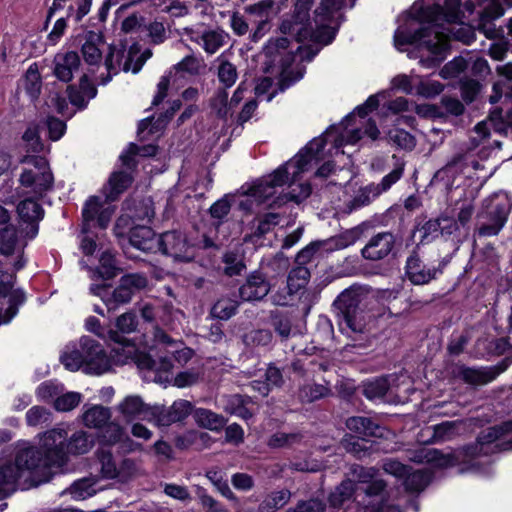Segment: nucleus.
Here are the masks:
<instances>
[{
	"label": "nucleus",
	"mask_w": 512,
	"mask_h": 512,
	"mask_svg": "<svg viewBox=\"0 0 512 512\" xmlns=\"http://www.w3.org/2000/svg\"><path fill=\"white\" fill-rule=\"evenodd\" d=\"M406 453L407 459L417 464L445 466L448 463V457L444 453L429 446H420L415 449H409Z\"/></svg>",
	"instance_id": "obj_28"
},
{
	"label": "nucleus",
	"mask_w": 512,
	"mask_h": 512,
	"mask_svg": "<svg viewBox=\"0 0 512 512\" xmlns=\"http://www.w3.org/2000/svg\"><path fill=\"white\" fill-rule=\"evenodd\" d=\"M512 449V420L482 431L473 447L454 450L450 453V469L457 473L480 471L481 455H488L496 450Z\"/></svg>",
	"instance_id": "obj_4"
},
{
	"label": "nucleus",
	"mask_w": 512,
	"mask_h": 512,
	"mask_svg": "<svg viewBox=\"0 0 512 512\" xmlns=\"http://www.w3.org/2000/svg\"><path fill=\"white\" fill-rule=\"evenodd\" d=\"M270 291V284L258 272L248 276L246 282L239 288V296L243 301H259Z\"/></svg>",
	"instance_id": "obj_23"
},
{
	"label": "nucleus",
	"mask_w": 512,
	"mask_h": 512,
	"mask_svg": "<svg viewBox=\"0 0 512 512\" xmlns=\"http://www.w3.org/2000/svg\"><path fill=\"white\" fill-rule=\"evenodd\" d=\"M83 423L89 428H102L111 418L110 409L101 405H94L83 413Z\"/></svg>",
	"instance_id": "obj_37"
},
{
	"label": "nucleus",
	"mask_w": 512,
	"mask_h": 512,
	"mask_svg": "<svg viewBox=\"0 0 512 512\" xmlns=\"http://www.w3.org/2000/svg\"><path fill=\"white\" fill-rule=\"evenodd\" d=\"M311 186L308 183H301L296 185L292 188V190L277 198V200L274 202L277 205H281L282 203L288 202V201H294L296 203H300L306 198L309 197L311 194Z\"/></svg>",
	"instance_id": "obj_56"
},
{
	"label": "nucleus",
	"mask_w": 512,
	"mask_h": 512,
	"mask_svg": "<svg viewBox=\"0 0 512 512\" xmlns=\"http://www.w3.org/2000/svg\"><path fill=\"white\" fill-rule=\"evenodd\" d=\"M17 213L23 224H26L25 234L28 238H34L38 234V223L44 216L41 205L33 198L21 201L17 206Z\"/></svg>",
	"instance_id": "obj_20"
},
{
	"label": "nucleus",
	"mask_w": 512,
	"mask_h": 512,
	"mask_svg": "<svg viewBox=\"0 0 512 512\" xmlns=\"http://www.w3.org/2000/svg\"><path fill=\"white\" fill-rule=\"evenodd\" d=\"M182 33L198 45L208 56L218 53L229 41V34L220 27L203 28L188 26Z\"/></svg>",
	"instance_id": "obj_14"
},
{
	"label": "nucleus",
	"mask_w": 512,
	"mask_h": 512,
	"mask_svg": "<svg viewBox=\"0 0 512 512\" xmlns=\"http://www.w3.org/2000/svg\"><path fill=\"white\" fill-rule=\"evenodd\" d=\"M22 162L30 167L21 173L19 179L21 185L28 188V192L35 197H43L54 185V177L47 159L42 156L27 155Z\"/></svg>",
	"instance_id": "obj_8"
},
{
	"label": "nucleus",
	"mask_w": 512,
	"mask_h": 512,
	"mask_svg": "<svg viewBox=\"0 0 512 512\" xmlns=\"http://www.w3.org/2000/svg\"><path fill=\"white\" fill-rule=\"evenodd\" d=\"M211 108L216 116L226 120L231 107L228 102V92L226 89H218L211 99Z\"/></svg>",
	"instance_id": "obj_54"
},
{
	"label": "nucleus",
	"mask_w": 512,
	"mask_h": 512,
	"mask_svg": "<svg viewBox=\"0 0 512 512\" xmlns=\"http://www.w3.org/2000/svg\"><path fill=\"white\" fill-rule=\"evenodd\" d=\"M60 362L69 371L82 369L87 374L101 375L109 370L110 362L101 344L89 336L65 346Z\"/></svg>",
	"instance_id": "obj_5"
},
{
	"label": "nucleus",
	"mask_w": 512,
	"mask_h": 512,
	"mask_svg": "<svg viewBox=\"0 0 512 512\" xmlns=\"http://www.w3.org/2000/svg\"><path fill=\"white\" fill-rule=\"evenodd\" d=\"M223 262L225 264L224 272L230 277L239 275L245 268L244 263L235 253H226Z\"/></svg>",
	"instance_id": "obj_63"
},
{
	"label": "nucleus",
	"mask_w": 512,
	"mask_h": 512,
	"mask_svg": "<svg viewBox=\"0 0 512 512\" xmlns=\"http://www.w3.org/2000/svg\"><path fill=\"white\" fill-rule=\"evenodd\" d=\"M121 449L99 447L96 456L100 473L105 479H116L126 483L141 474V461L122 454Z\"/></svg>",
	"instance_id": "obj_7"
},
{
	"label": "nucleus",
	"mask_w": 512,
	"mask_h": 512,
	"mask_svg": "<svg viewBox=\"0 0 512 512\" xmlns=\"http://www.w3.org/2000/svg\"><path fill=\"white\" fill-rule=\"evenodd\" d=\"M512 203L504 193L495 194L487 201L479 227V235L490 237L497 235L505 226L510 214Z\"/></svg>",
	"instance_id": "obj_11"
},
{
	"label": "nucleus",
	"mask_w": 512,
	"mask_h": 512,
	"mask_svg": "<svg viewBox=\"0 0 512 512\" xmlns=\"http://www.w3.org/2000/svg\"><path fill=\"white\" fill-rule=\"evenodd\" d=\"M26 245L22 242L13 226H6L0 229V254L9 256Z\"/></svg>",
	"instance_id": "obj_36"
},
{
	"label": "nucleus",
	"mask_w": 512,
	"mask_h": 512,
	"mask_svg": "<svg viewBox=\"0 0 512 512\" xmlns=\"http://www.w3.org/2000/svg\"><path fill=\"white\" fill-rule=\"evenodd\" d=\"M450 87L456 89V87L450 82ZM457 88L460 91L461 97L467 103L472 102L477 93L479 92V83L472 79H462L458 82Z\"/></svg>",
	"instance_id": "obj_61"
},
{
	"label": "nucleus",
	"mask_w": 512,
	"mask_h": 512,
	"mask_svg": "<svg viewBox=\"0 0 512 512\" xmlns=\"http://www.w3.org/2000/svg\"><path fill=\"white\" fill-rule=\"evenodd\" d=\"M146 30L148 33V37L150 39V42L154 45H160L166 41L168 38L166 28L164 24L160 21H153L150 22L146 26Z\"/></svg>",
	"instance_id": "obj_62"
},
{
	"label": "nucleus",
	"mask_w": 512,
	"mask_h": 512,
	"mask_svg": "<svg viewBox=\"0 0 512 512\" xmlns=\"http://www.w3.org/2000/svg\"><path fill=\"white\" fill-rule=\"evenodd\" d=\"M281 215L278 213H266L257 218V224L253 227V236L260 238L269 233L280 223Z\"/></svg>",
	"instance_id": "obj_50"
},
{
	"label": "nucleus",
	"mask_w": 512,
	"mask_h": 512,
	"mask_svg": "<svg viewBox=\"0 0 512 512\" xmlns=\"http://www.w3.org/2000/svg\"><path fill=\"white\" fill-rule=\"evenodd\" d=\"M395 46L418 44L429 52L419 63L432 68L439 65L448 50V0H419L409 10V20L394 34Z\"/></svg>",
	"instance_id": "obj_2"
},
{
	"label": "nucleus",
	"mask_w": 512,
	"mask_h": 512,
	"mask_svg": "<svg viewBox=\"0 0 512 512\" xmlns=\"http://www.w3.org/2000/svg\"><path fill=\"white\" fill-rule=\"evenodd\" d=\"M100 447H109L118 445L116 449L123 451H134L138 448V444L125 435L123 428L116 423L108 422L104 426V430L100 436Z\"/></svg>",
	"instance_id": "obj_21"
},
{
	"label": "nucleus",
	"mask_w": 512,
	"mask_h": 512,
	"mask_svg": "<svg viewBox=\"0 0 512 512\" xmlns=\"http://www.w3.org/2000/svg\"><path fill=\"white\" fill-rule=\"evenodd\" d=\"M512 348V344L505 338L500 339H479L476 342V356L486 357L490 355H501Z\"/></svg>",
	"instance_id": "obj_35"
},
{
	"label": "nucleus",
	"mask_w": 512,
	"mask_h": 512,
	"mask_svg": "<svg viewBox=\"0 0 512 512\" xmlns=\"http://www.w3.org/2000/svg\"><path fill=\"white\" fill-rule=\"evenodd\" d=\"M154 339L156 342L155 349L162 351V354L158 355L160 367L168 370L172 367L171 360L176 354L175 351L179 349L178 344H182V342L172 339L163 330L158 328L154 332Z\"/></svg>",
	"instance_id": "obj_27"
},
{
	"label": "nucleus",
	"mask_w": 512,
	"mask_h": 512,
	"mask_svg": "<svg viewBox=\"0 0 512 512\" xmlns=\"http://www.w3.org/2000/svg\"><path fill=\"white\" fill-rule=\"evenodd\" d=\"M272 339V333L267 329H254L243 336V342L248 347H266L271 344Z\"/></svg>",
	"instance_id": "obj_48"
},
{
	"label": "nucleus",
	"mask_w": 512,
	"mask_h": 512,
	"mask_svg": "<svg viewBox=\"0 0 512 512\" xmlns=\"http://www.w3.org/2000/svg\"><path fill=\"white\" fill-rule=\"evenodd\" d=\"M304 435L301 432H276L270 436L267 444L270 448H291L300 444Z\"/></svg>",
	"instance_id": "obj_45"
},
{
	"label": "nucleus",
	"mask_w": 512,
	"mask_h": 512,
	"mask_svg": "<svg viewBox=\"0 0 512 512\" xmlns=\"http://www.w3.org/2000/svg\"><path fill=\"white\" fill-rule=\"evenodd\" d=\"M206 67L204 59L195 54L185 56L181 61L173 66L177 73L188 74L191 76L199 75Z\"/></svg>",
	"instance_id": "obj_40"
},
{
	"label": "nucleus",
	"mask_w": 512,
	"mask_h": 512,
	"mask_svg": "<svg viewBox=\"0 0 512 512\" xmlns=\"http://www.w3.org/2000/svg\"><path fill=\"white\" fill-rule=\"evenodd\" d=\"M158 251L182 262H189L194 258L192 247L188 244L186 236L178 231H167L161 234Z\"/></svg>",
	"instance_id": "obj_18"
},
{
	"label": "nucleus",
	"mask_w": 512,
	"mask_h": 512,
	"mask_svg": "<svg viewBox=\"0 0 512 512\" xmlns=\"http://www.w3.org/2000/svg\"><path fill=\"white\" fill-rule=\"evenodd\" d=\"M369 292L367 287L352 285L335 299L333 306L337 311L341 332L349 336L364 332L367 324L366 307Z\"/></svg>",
	"instance_id": "obj_6"
},
{
	"label": "nucleus",
	"mask_w": 512,
	"mask_h": 512,
	"mask_svg": "<svg viewBox=\"0 0 512 512\" xmlns=\"http://www.w3.org/2000/svg\"><path fill=\"white\" fill-rule=\"evenodd\" d=\"M139 53L140 46L137 43H134L129 48L122 43L110 45L104 60L107 74L101 76L100 84L106 85L121 70L125 72L132 71L133 73L139 72L143 66V60L134 61Z\"/></svg>",
	"instance_id": "obj_9"
},
{
	"label": "nucleus",
	"mask_w": 512,
	"mask_h": 512,
	"mask_svg": "<svg viewBox=\"0 0 512 512\" xmlns=\"http://www.w3.org/2000/svg\"><path fill=\"white\" fill-rule=\"evenodd\" d=\"M137 325V317L133 312L123 313L116 319V327L121 333L130 334L136 331Z\"/></svg>",
	"instance_id": "obj_64"
},
{
	"label": "nucleus",
	"mask_w": 512,
	"mask_h": 512,
	"mask_svg": "<svg viewBox=\"0 0 512 512\" xmlns=\"http://www.w3.org/2000/svg\"><path fill=\"white\" fill-rule=\"evenodd\" d=\"M404 170L405 162L397 159L392 171L385 175L379 183H370L361 187L356 192L355 196L345 203V212L352 213L355 210L371 204L379 195L387 192L402 178Z\"/></svg>",
	"instance_id": "obj_10"
},
{
	"label": "nucleus",
	"mask_w": 512,
	"mask_h": 512,
	"mask_svg": "<svg viewBox=\"0 0 512 512\" xmlns=\"http://www.w3.org/2000/svg\"><path fill=\"white\" fill-rule=\"evenodd\" d=\"M357 488L352 480L347 479L340 483L339 486L329 496V502L334 507L341 506L345 501L349 500Z\"/></svg>",
	"instance_id": "obj_47"
},
{
	"label": "nucleus",
	"mask_w": 512,
	"mask_h": 512,
	"mask_svg": "<svg viewBox=\"0 0 512 512\" xmlns=\"http://www.w3.org/2000/svg\"><path fill=\"white\" fill-rule=\"evenodd\" d=\"M388 139L397 147L405 150H412L416 145L415 137L401 128L390 129Z\"/></svg>",
	"instance_id": "obj_55"
},
{
	"label": "nucleus",
	"mask_w": 512,
	"mask_h": 512,
	"mask_svg": "<svg viewBox=\"0 0 512 512\" xmlns=\"http://www.w3.org/2000/svg\"><path fill=\"white\" fill-rule=\"evenodd\" d=\"M193 416L199 426L213 431H219L226 424L222 415L205 408L196 409Z\"/></svg>",
	"instance_id": "obj_38"
},
{
	"label": "nucleus",
	"mask_w": 512,
	"mask_h": 512,
	"mask_svg": "<svg viewBox=\"0 0 512 512\" xmlns=\"http://www.w3.org/2000/svg\"><path fill=\"white\" fill-rule=\"evenodd\" d=\"M342 446L348 453L359 459L369 455V447L363 437L346 436L342 440Z\"/></svg>",
	"instance_id": "obj_53"
},
{
	"label": "nucleus",
	"mask_w": 512,
	"mask_h": 512,
	"mask_svg": "<svg viewBox=\"0 0 512 512\" xmlns=\"http://www.w3.org/2000/svg\"><path fill=\"white\" fill-rule=\"evenodd\" d=\"M406 275L410 281L416 285H423L434 279L437 274L436 269H426L418 255L412 253L406 261Z\"/></svg>",
	"instance_id": "obj_29"
},
{
	"label": "nucleus",
	"mask_w": 512,
	"mask_h": 512,
	"mask_svg": "<svg viewBox=\"0 0 512 512\" xmlns=\"http://www.w3.org/2000/svg\"><path fill=\"white\" fill-rule=\"evenodd\" d=\"M131 245L144 252H157L159 236L148 226L138 225L131 229L129 235Z\"/></svg>",
	"instance_id": "obj_26"
},
{
	"label": "nucleus",
	"mask_w": 512,
	"mask_h": 512,
	"mask_svg": "<svg viewBox=\"0 0 512 512\" xmlns=\"http://www.w3.org/2000/svg\"><path fill=\"white\" fill-rule=\"evenodd\" d=\"M116 261L110 251H105L100 257L99 274L104 279H111L117 274Z\"/></svg>",
	"instance_id": "obj_60"
},
{
	"label": "nucleus",
	"mask_w": 512,
	"mask_h": 512,
	"mask_svg": "<svg viewBox=\"0 0 512 512\" xmlns=\"http://www.w3.org/2000/svg\"><path fill=\"white\" fill-rule=\"evenodd\" d=\"M84 39L81 47L84 61L91 66L98 65L102 60L100 46L104 44L103 36L100 33L88 31Z\"/></svg>",
	"instance_id": "obj_32"
},
{
	"label": "nucleus",
	"mask_w": 512,
	"mask_h": 512,
	"mask_svg": "<svg viewBox=\"0 0 512 512\" xmlns=\"http://www.w3.org/2000/svg\"><path fill=\"white\" fill-rule=\"evenodd\" d=\"M497 72L502 79L493 85V94L490 96L491 103L498 102L503 95L512 98V64L498 66Z\"/></svg>",
	"instance_id": "obj_34"
},
{
	"label": "nucleus",
	"mask_w": 512,
	"mask_h": 512,
	"mask_svg": "<svg viewBox=\"0 0 512 512\" xmlns=\"http://www.w3.org/2000/svg\"><path fill=\"white\" fill-rule=\"evenodd\" d=\"M218 60L220 61L217 73L218 80L223 84V89L227 90V88H230L235 84L238 78L237 69L236 66L228 60L222 59L221 57L218 58Z\"/></svg>",
	"instance_id": "obj_49"
},
{
	"label": "nucleus",
	"mask_w": 512,
	"mask_h": 512,
	"mask_svg": "<svg viewBox=\"0 0 512 512\" xmlns=\"http://www.w3.org/2000/svg\"><path fill=\"white\" fill-rule=\"evenodd\" d=\"M390 388L389 377H377L363 384V394L369 400L383 398Z\"/></svg>",
	"instance_id": "obj_43"
},
{
	"label": "nucleus",
	"mask_w": 512,
	"mask_h": 512,
	"mask_svg": "<svg viewBox=\"0 0 512 512\" xmlns=\"http://www.w3.org/2000/svg\"><path fill=\"white\" fill-rule=\"evenodd\" d=\"M118 410L128 421L133 419L146 420L151 417L155 418L156 415L155 408L147 406L141 397L135 395L127 396L118 405Z\"/></svg>",
	"instance_id": "obj_24"
},
{
	"label": "nucleus",
	"mask_w": 512,
	"mask_h": 512,
	"mask_svg": "<svg viewBox=\"0 0 512 512\" xmlns=\"http://www.w3.org/2000/svg\"><path fill=\"white\" fill-rule=\"evenodd\" d=\"M148 279L144 274L131 273L122 276L118 285L109 291H104L102 301L110 311L118 309L121 305L127 304L132 297L145 289Z\"/></svg>",
	"instance_id": "obj_12"
},
{
	"label": "nucleus",
	"mask_w": 512,
	"mask_h": 512,
	"mask_svg": "<svg viewBox=\"0 0 512 512\" xmlns=\"http://www.w3.org/2000/svg\"><path fill=\"white\" fill-rule=\"evenodd\" d=\"M273 6V0H260L255 4L246 6L244 10L252 17V22L257 20H271Z\"/></svg>",
	"instance_id": "obj_52"
},
{
	"label": "nucleus",
	"mask_w": 512,
	"mask_h": 512,
	"mask_svg": "<svg viewBox=\"0 0 512 512\" xmlns=\"http://www.w3.org/2000/svg\"><path fill=\"white\" fill-rule=\"evenodd\" d=\"M192 409L193 405L190 401L179 399L168 408H155V418L158 425L169 426L188 417Z\"/></svg>",
	"instance_id": "obj_22"
},
{
	"label": "nucleus",
	"mask_w": 512,
	"mask_h": 512,
	"mask_svg": "<svg viewBox=\"0 0 512 512\" xmlns=\"http://www.w3.org/2000/svg\"><path fill=\"white\" fill-rule=\"evenodd\" d=\"M113 213L114 209L106 201L98 196L89 197L82 209V233H88L95 227L106 229Z\"/></svg>",
	"instance_id": "obj_15"
},
{
	"label": "nucleus",
	"mask_w": 512,
	"mask_h": 512,
	"mask_svg": "<svg viewBox=\"0 0 512 512\" xmlns=\"http://www.w3.org/2000/svg\"><path fill=\"white\" fill-rule=\"evenodd\" d=\"M68 433L66 434V436ZM67 437L64 440V451L66 454V461L68 460V454L82 455L89 452L93 445L94 439L85 431H77L72 434L69 440L66 442Z\"/></svg>",
	"instance_id": "obj_33"
},
{
	"label": "nucleus",
	"mask_w": 512,
	"mask_h": 512,
	"mask_svg": "<svg viewBox=\"0 0 512 512\" xmlns=\"http://www.w3.org/2000/svg\"><path fill=\"white\" fill-rule=\"evenodd\" d=\"M132 182L131 176L123 171L114 172L109 178L110 191L106 195V201H114L119 194L124 192Z\"/></svg>",
	"instance_id": "obj_42"
},
{
	"label": "nucleus",
	"mask_w": 512,
	"mask_h": 512,
	"mask_svg": "<svg viewBox=\"0 0 512 512\" xmlns=\"http://www.w3.org/2000/svg\"><path fill=\"white\" fill-rule=\"evenodd\" d=\"M325 146V138H314L293 159L251 187V196L258 201H266L275 194L276 187L283 186L288 182L294 185L302 173L310 170L323 159Z\"/></svg>",
	"instance_id": "obj_3"
},
{
	"label": "nucleus",
	"mask_w": 512,
	"mask_h": 512,
	"mask_svg": "<svg viewBox=\"0 0 512 512\" xmlns=\"http://www.w3.org/2000/svg\"><path fill=\"white\" fill-rule=\"evenodd\" d=\"M66 434L62 427L48 430L40 438V449L21 448L13 463L0 466V500L11 495L20 481L22 489L48 482L66 464L63 448Z\"/></svg>",
	"instance_id": "obj_1"
},
{
	"label": "nucleus",
	"mask_w": 512,
	"mask_h": 512,
	"mask_svg": "<svg viewBox=\"0 0 512 512\" xmlns=\"http://www.w3.org/2000/svg\"><path fill=\"white\" fill-rule=\"evenodd\" d=\"M272 326L275 332L283 339L286 340L290 337L292 331L291 318L288 315L276 313L271 318Z\"/></svg>",
	"instance_id": "obj_58"
},
{
	"label": "nucleus",
	"mask_w": 512,
	"mask_h": 512,
	"mask_svg": "<svg viewBox=\"0 0 512 512\" xmlns=\"http://www.w3.org/2000/svg\"><path fill=\"white\" fill-rule=\"evenodd\" d=\"M26 421L29 426H39L51 423V413L46 408L34 406L26 413Z\"/></svg>",
	"instance_id": "obj_57"
},
{
	"label": "nucleus",
	"mask_w": 512,
	"mask_h": 512,
	"mask_svg": "<svg viewBox=\"0 0 512 512\" xmlns=\"http://www.w3.org/2000/svg\"><path fill=\"white\" fill-rule=\"evenodd\" d=\"M238 306L239 303L237 300L229 296H224L214 303L211 314L215 318L228 320L236 314Z\"/></svg>",
	"instance_id": "obj_41"
},
{
	"label": "nucleus",
	"mask_w": 512,
	"mask_h": 512,
	"mask_svg": "<svg viewBox=\"0 0 512 512\" xmlns=\"http://www.w3.org/2000/svg\"><path fill=\"white\" fill-rule=\"evenodd\" d=\"M312 0H296L294 13L282 20L280 31L293 36L298 42L313 36V27L309 18Z\"/></svg>",
	"instance_id": "obj_13"
},
{
	"label": "nucleus",
	"mask_w": 512,
	"mask_h": 512,
	"mask_svg": "<svg viewBox=\"0 0 512 512\" xmlns=\"http://www.w3.org/2000/svg\"><path fill=\"white\" fill-rule=\"evenodd\" d=\"M346 427L359 437H383L384 427L372 419L363 416H353L346 420Z\"/></svg>",
	"instance_id": "obj_30"
},
{
	"label": "nucleus",
	"mask_w": 512,
	"mask_h": 512,
	"mask_svg": "<svg viewBox=\"0 0 512 512\" xmlns=\"http://www.w3.org/2000/svg\"><path fill=\"white\" fill-rule=\"evenodd\" d=\"M331 390L328 386L318 383H306L298 389V399L302 403H312L319 399L325 398L330 395Z\"/></svg>",
	"instance_id": "obj_39"
},
{
	"label": "nucleus",
	"mask_w": 512,
	"mask_h": 512,
	"mask_svg": "<svg viewBox=\"0 0 512 512\" xmlns=\"http://www.w3.org/2000/svg\"><path fill=\"white\" fill-rule=\"evenodd\" d=\"M310 271L305 266H297L293 268L287 278V288L291 292L298 294L303 291L309 281Z\"/></svg>",
	"instance_id": "obj_44"
},
{
	"label": "nucleus",
	"mask_w": 512,
	"mask_h": 512,
	"mask_svg": "<svg viewBox=\"0 0 512 512\" xmlns=\"http://www.w3.org/2000/svg\"><path fill=\"white\" fill-rule=\"evenodd\" d=\"M396 236L390 231H382L372 235L361 249V256L370 262H378L395 254Z\"/></svg>",
	"instance_id": "obj_16"
},
{
	"label": "nucleus",
	"mask_w": 512,
	"mask_h": 512,
	"mask_svg": "<svg viewBox=\"0 0 512 512\" xmlns=\"http://www.w3.org/2000/svg\"><path fill=\"white\" fill-rule=\"evenodd\" d=\"M512 360L505 359L501 364L490 367L468 368L459 365H450V374L455 378H461L473 385H484L493 381L500 373L504 372Z\"/></svg>",
	"instance_id": "obj_17"
},
{
	"label": "nucleus",
	"mask_w": 512,
	"mask_h": 512,
	"mask_svg": "<svg viewBox=\"0 0 512 512\" xmlns=\"http://www.w3.org/2000/svg\"><path fill=\"white\" fill-rule=\"evenodd\" d=\"M81 394L76 392H68L57 397L54 401V407L57 411L68 412L79 405Z\"/></svg>",
	"instance_id": "obj_59"
},
{
	"label": "nucleus",
	"mask_w": 512,
	"mask_h": 512,
	"mask_svg": "<svg viewBox=\"0 0 512 512\" xmlns=\"http://www.w3.org/2000/svg\"><path fill=\"white\" fill-rule=\"evenodd\" d=\"M41 76L36 65H31L24 78V89L31 99H36L41 91Z\"/></svg>",
	"instance_id": "obj_51"
},
{
	"label": "nucleus",
	"mask_w": 512,
	"mask_h": 512,
	"mask_svg": "<svg viewBox=\"0 0 512 512\" xmlns=\"http://www.w3.org/2000/svg\"><path fill=\"white\" fill-rule=\"evenodd\" d=\"M404 486L409 492H421L430 482V474L424 470H417L404 476Z\"/></svg>",
	"instance_id": "obj_46"
},
{
	"label": "nucleus",
	"mask_w": 512,
	"mask_h": 512,
	"mask_svg": "<svg viewBox=\"0 0 512 512\" xmlns=\"http://www.w3.org/2000/svg\"><path fill=\"white\" fill-rule=\"evenodd\" d=\"M504 6L512 7V0H491L479 15L478 29L489 39L498 35L493 21L504 15Z\"/></svg>",
	"instance_id": "obj_19"
},
{
	"label": "nucleus",
	"mask_w": 512,
	"mask_h": 512,
	"mask_svg": "<svg viewBox=\"0 0 512 512\" xmlns=\"http://www.w3.org/2000/svg\"><path fill=\"white\" fill-rule=\"evenodd\" d=\"M79 67L80 58L76 52L71 51L65 54H58L55 57L54 74L63 82H69Z\"/></svg>",
	"instance_id": "obj_31"
},
{
	"label": "nucleus",
	"mask_w": 512,
	"mask_h": 512,
	"mask_svg": "<svg viewBox=\"0 0 512 512\" xmlns=\"http://www.w3.org/2000/svg\"><path fill=\"white\" fill-rule=\"evenodd\" d=\"M461 0H450V40L452 38L461 41L464 44H470L475 40V31L469 24L464 23L454 9L459 8Z\"/></svg>",
	"instance_id": "obj_25"
}]
</instances>
